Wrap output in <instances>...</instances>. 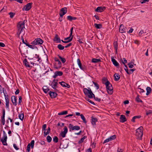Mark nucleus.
Listing matches in <instances>:
<instances>
[{
	"instance_id": "f257e3e1",
	"label": "nucleus",
	"mask_w": 152,
	"mask_h": 152,
	"mask_svg": "<svg viewBox=\"0 0 152 152\" xmlns=\"http://www.w3.org/2000/svg\"><path fill=\"white\" fill-rule=\"evenodd\" d=\"M17 27L18 28L17 34L19 35L23 32V29L24 28V23L23 22H20L18 24Z\"/></svg>"
},
{
	"instance_id": "f03ea898",
	"label": "nucleus",
	"mask_w": 152,
	"mask_h": 152,
	"mask_svg": "<svg viewBox=\"0 0 152 152\" xmlns=\"http://www.w3.org/2000/svg\"><path fill=\"white\" fill-rule=\"evenodd\" d=\"M83 92L85 94L87 95L89 98H91L95 96L93 94L90 88V89H88L86 88H84L83 89Z\"/></svg>"
},
{
	"instance_id": "7ed1b4c3",
	"label": "nucleus",
	"mask_w": 152,
	"mask_h": 152,
	"mask_svg": "<svg viewBox=\"0 0 152 152\" xmlns=\"http://www.w3.org/2000/svg\"><path fill=\"white\" fill-rule=\"evenodd\" d=\"M143 128L140 126L137 129L136 133V135L137 136L138 138H141L143 134Z\"/></svg>"
},
{
	"instance_id": "20e7f679",
	"label": "nucleus",
	"mask_w": 152,
	"mask_h": 152,
	"mask_svg": "<svg viewBox=\"0 0 152 152\" xmlns=\"http://www.w3.org/2000/svg\"><path fill=\"white\" fill-rule=\"evenodd\" d=\"M106 86L107 90L108 93L110 94H112L113 92V87L111 84L109 82V83H107Z\"/></svg>"
},
{
	"instance_id": "39448f33",
	"label": "nucleus",
	"mask_w": 152,
	"mask_h": 152,
	"mask_svg": "<svg viewBox=\"0 0 152 152\" xmlns=\"http://www.w3.org/2000/svg\"><path fill=\"white\" fill-rule=\"evenodd\" d=\"M3 137L1 139V141L2 142L3 144L4 145H7V137L6 134L4 131H3Z\"/></svg>"
},
{
	"instance_id": "423d86ee",
	"label": "nucleus",
	"mask_w": 152,
	"mask_h": 152,
	"mask_svg": "<svg viewBox=\"0 0 152 152\" xmlns=\"http://www.w3.org/2000/svg\"><path fill=\"white\" fill-rule=\"evenodd\" d=\"M43 41L40 38H37L35 39L34 41L32 42L31 44L34 45L42 44Z\"/></svg>"
},
{
	"instance_id": "0eeeda50",
	"label": "nucleus",
	"mask_w": 152,
	"mask_h": 152,
	"mask_svg": "<svg viewBox=\"0 0 152 152\" xmlns=\"http://www.w3.org/2000/svg\"><path fill=\"white\" fill-rule=\"evenodd\" d=\"M69 128L72 130H78L80 129L79 126H74L73 125L71 124H69Z\"/></svg>"
},
{
	"instance_id": "6e6552de",
	"label": "nucleus",
	"mask_w": 152,
	"mask_h": 152,
	"mask_svg": "<svg viewBox=\"0 0 152 152\" xmlns=\"http://www.w3.org/2000/svg\"><path fill=\"white\" fill-rule=\"evenodd\" d=\"M58 80L54 79L51 84L52 87L55 89H56V88L57 87L58 83Z\"/></svg>"
},
{
	"instance_id": "1a4fd4ad",
	"label": "nucleus",
	"mask_w": 152,
	"mask_h": 152,
	"mask_svg": "<svg viewBox=\"0 0 152 152\" xmlns=\"http://www.w3.org/2000/svg\"><path fill=\"white\" fill-rule=\"evenodd\" d=\"M32 3L31 2L27 4L23 8L22 10H30L32 7Z\"/></svg>"
},
{
	"instance_id": "9d476101",
	"label": "nucleus",
	"mask_w": 152,
	"mask_h": 152,
	"mask_svg": "<svg viewBox=\"0 0 152 152\" xmlns=\"http://www.w3.org/2000/svg\"><path fill=\"white\" fill-rule=\"evenodd\" d=\"M68 132V129L66 126H65L64 128V131L61 132V134L62 137H65L66 134Z\"/></svg>"
},
{
	"instance_id": "9b49d317",
	"label": "nucleus",
	"mask_w": 152,
	"mask_h": 152,
	"mask_svg": "<svg viewBox=\"0 0 152 152\" xmlns=\"http://www.w3.org/2000/svg\"><path fill=\"white\" fill-rule=\"evenodd\" d=\"M63 74V72L61 71H56L54 72V74L53 76V77L55 78L58 76H61Z\"/></svg>"
},
{
	"instance_id": "f8f14e48",
	"label": "nucleus",
	"mask_w": 152,
	"mask_h": 152,
	"mask_svg": "<svg viewBox=\"0 0 152 152\" xmlns=\"http://www.w3.org/2000/svg\"><path fill=\"white\" fill-rule=\"evenodd\" d=\"M17 97L15 96H12L11 97V100L12 103L15 105L16 106L17 105Z\"/></svg>"
},
{
	"instance_id": "ddd939ff",
	"label": "nucleus",
	"mask_w": 152,
	"mask_h": 152,
	"mask_svg": "<svg viewBox=\"0 0 152 152\" xmlns=\"http://www.w3.org/2000/svg\"><path fill=\"white\" fill-rule=\"evenodd\" d=\"M5 111L4 110L3 113V116L1 117V121L3 125H4L5 123Z\"/></svg>"
},
{
	"instance_id": "4468645a",
	"label": "nucleus",
	"mask_w": 152,
	"mask_h": 152,
	"mask_svg": "<svg viewBox=\"0 0 152 152\" xmlns=\"http://www.w3.org/2000/svg\"><path fill=\"white\" fill-rule=\"evenodd\" d=\"M49 94L50 97L52 98H55L57 95L56 93L53 92H51V91L49 92Z\"/></svg>"
},
{
	"instance_id": "2eb2a0df",
	"label": "nucleus",
	"mask_w": 152,
	"mask_h": 152,
	"mask_svg": "<svg viewBox=\"0 0 152 152\" xmlns=\"http://www.w3.org/2000/svg\"><path fill=\"white\" fill-rule=\"evenodd\" d=\"M59 83L63 87H66L68 88L70 87V86L69 84L65 83L64 82L62 81L61 82H59Z\"/></svg>"
},
{
	"instance_id": "dca6fc26",
	"label": "nucleus",
	"mask_w": 152,
	"mask_h": 152,
	"mask_svg": "<svg viewBox=\"0 0 152 152\" xmlns=\"http://www.w3.org/2000/svg\"><path fill=\"white\" fill-rule=\"evenodd\" d=\"M119 31L121 33H123L126 32V30L123 25L120 26Z\"/></svg>"
},
{
	"instance_id": "f3484780",
	"label": "nucleus",
	"mask_w": 152,
	"mask_h": 152,
	"mask_svg": "<svg viewBox=\"0 0 152 152\" xmlns=\"http://www.w3.org/2000/svg\"><path fill=\"white\" fill-rule=\"evenodd\" d=\"M61 66V64L60 61H59L55 63L54 68L58 69L60 68Z\"/></svg>"
},
{
	"instance_id": "a211bd4d",
	"label": "nucleus",
	"mask_w": 152,
	"mask_h": 152,
	"mask_svg": "<svg viewBox=\"0 0 152 152\" xmlns=\"http://www.w3.org/2000/svg\"><path fill=\"white\" fill-rule=\"evenodd\" d=\"M120 120V121L121 122H124L126 121L125 116L122 115L121 116Z\"/></svg>"
},
{
	"instance_id": "6ab92c4d",
	"label": "nucleus",
	"mask_w": 152,
	"mask_h": 152,
	"mask_svg": "<svg viewBox=\"0 0 152 152\" xmlns=\"http://www.w3.org/2000/svg\"><path fill=\"white\" fill-rule=\"evenodd\" d=\"M111 61L113 64L115 66H119V63L116 61V60L114 58H112Z\"/></svg>"
},
{
	"instance_id": "aec40b11",
	"label": "nucleus",
	"mask_w": 152,
	"mask_h": 152,
	"mask_svg": "<svg viewBox=\"0 0 152 152\" xmlns=\"http://www.w3.org/2000/svg\"><path fill=\"white\" fill-rule=\"evenodd\" d=\"M114 77L115 80L116 81H117L120 79V76L118 73H116L114 74Z\"/></svg>"
},
{
	"instance_id": "412c9836",
	"label": "nucleus",
	"mask_w": 152,
	"mask_h": 152,
	"mask_svg": "<svg viewBox=\"0 0 152 152\" xmlns=\"http://www.w3.org/2000/svg\"><path fill=\"white\" fill-rule=\"evenodd\" d=\"M54 41H56V42L58 43H60L61 42L60 38L58 37V35L57 34L55 35L54 38Z\"/></svg>"
},
{
	"instance_id": "4be33fe9",
	"label": "nucleus",
	"mask_w": 152,
	"mask_h": 152,
	"mask_svg": "<svg viewBox=\"0 0 152 152\" xmlns=\"http://www.w3.org/2000/svg\"><path fill=\"white\" fill-rule=\"evenodd\" d=\"M67 12V10H61L59 12V15L61 17L62 16L64 15Z\"/></svg>"
},
{
	"instance_id": "5701e85b",
	"label": "nucleus",
	"mask_w": 152,
	"mask_h": 152,
	"mask_svg": "<svg viewBox=\"0 0 152 152\" xmlns=\"http://www.w3.org/2000/svg\"><path fill=\"white\" fill-rule=\"evenodd\" d=\"M113 46L114 47V48L115 50L116 53H117L118 50V42L116 41H115L113 42Z\"/></svg>"
},
{
	"instance_id": "b1692460",
	"label": "nucleus",
	"mask_w": 152,
	"mask_h": 152,
	"mask_svg": "<svg viewBox=\"0 0 152 152\" xmlns=\"http://www.w3.org/2000/svg\"><path fill=\"white\" fill-rule=\"evenodd\" d=\"M23 63H24L25 66L26 67H31L29 63L28 62L27 60L26 59H25L23 60Z\"/></svg>"
},
{
	"instance_id": "393cba45",
	"label": "nucleus",
	"mask_w": 152,
	"mask_h": 152,
	"mask_svg": "<svg viewBox=\"0 0 152 152\" xmlns=\"http://www.w3.org/2000/svg\"><path fill=\"white\" fill-rule=\"evenodd\" d=\"M42 89L45 93H47L49 90L48 87L46 86H44L42 88Z\"/></svg>"
},
{
	"instance_id": "a878e982",
	"label": "nucleus",
	"mask_w": 152,
	"mask_h": 152,
	"mask_svg": "<svg viewBox=\"0 0 152 152\" xmlns=\"http://www.w3.org/2000/svg\"><path fill=\"white\" fill-rule=\"evenodd\" d=\"M73 30V27H72L71 28V30H70V33L69 37L64 38V40H66L69 39L71 38V36H72Z\"/></svg>"
},
{
	"instance_id": "bb28decb",
	"label": "nucleus",
	"mask_w": 152,
	"mask_h": 152,
	"mask_svg": "<svg viewBox=\"0 0 152 152\" xmlns=\"http://www.w3.org/2000/svg\"><path fill=\"white\" fill-rule=\"evenodd\" d=\"M67 19L70 21H72V20H76L77 18L69 15L67 17Z\"/></svg>"
},
{
	"instance_id": "cd10ccee",
	"label": "nucleus",
	"mask_w": 152,
	"mask_h": 152,
	"mask_svg": "<svg viewBox=\"0 0 152 152\" xmlns=\"http://www.w3.org/2000/svg\"><path fill=\"white\" fill-rule=\"evenodd\" d=\"M146 91L147 93L146 94L147 95H148L151 92V88L150 87H148L146 88Z\"/></svg>"
},
{
	"instance_id": "c85d7f7f",
	"label": "nucleus",
	"mask_w": 152,
	"mask_h": 152,
	"mask_svg": "<svg viewBox=\"0 0 152 152\" xmlns=\"http://www.w3.org/2000/svg\"><path fill=\"white\" fill-rule=\"evenodd\" d=\"M109 82V81L107 80V79L106 78L104 77L102 79V83L103 84H105V85L107 84V83Z\"/></svg>"
},
{
	"instance_id": "c756f323",
	"label": "nucleus",
	"mask_w": 152,
	"mask_h": 152,
	"mask_svg": "<svg viewBox=\"0 0 152 152\" xmlns=\"http://www.w3.org/2000/svg\"><path fill=\"white\" fill-rule=\"evenodd\" d=\"M91 121L92 124L95 125L96 124V122L97 121V120L96 118L92 117Z\"/></svg>"
},
{
	"instance_id": "7c9ffc66",
	"label": "nucleus",
	"mask_w": 152,
	"mask_h": 152,
	"mask_svg": "<svg viewBox=\"0 0 152 152\" xmlns=\"http://www.w3.org/2000/svg\"><path fill=\"white\" fill-rule=\"evenodd\" d=\"M24 118V115L23 113H22V112H21V113L19 115V118L21 121H23V119Z\"/></svg>"
},
{
	"instance_id": "2f4dec72",
	"label": "nucleus",
	"mask_w": 152,
	"mask_h": 152,
	"mask_svg": "<svg viewBox=\"0 0 152 152\" xmlns=\"http://www.w3.org/2000/svg\"><path fill=\"white\" fill-rule=\"evenodd\" d=\"M77 62L80 68V69H81L83 70V68L82 66V65H81V61L79 59H77Z\"/></svg>"
},
{
	"instance_id": "473e14b6",
	"label": "nucleus",
	"mask_w": 152,
	"mask_h": 152,
	"mask_svg": "<svg viewBox=\"0 0 152 152\" xmlns=\"http://www.w3.org/2000/svg\"><path fill=\"white\" fill-rule=\"evenodd\" d=\"M101 61L100 59L93 58L92 60V62L93 63H98Z\"/></svg>"
},
{
	"instance_id": "72a5a7b5",
	"label": "nucleus",
	"mask_w": 152,
	"mask_h": 152,
	"mask_svg": "<svg viewBox=\"0 0 152 152\" xmlns=\"http://www.w3.org/2000/svg\"><path fill=\"white\" fill-rule=\"evenodd\" d=\"M94 26L97 28H100L102 27V25L101 24H97L95 23L94 24Z\"/></svg>"
},
{
	"instance_id": "f704fd0d",
	"label": "nucleus",
	"mask_w": 152,
	"mask_h": 152,
	"mask_svg": "<svg viewBox=\"0 0 152 152\" xmlns=\"http://www.w3.org/2000/svg\"><path fill=\"white\" fill-rule=\"evenodd\" d=\"M50 127H48V129H47V132H46L45 131L44 132V135L45 136H46L48 134H49V133L50 132Z\"/></svg>"
},
{
	"instance_id": "c9c22d12",
	"label": "nucleus",
	"mask_w": 152,
	"mask_h": 152,
	"mask_svg": "<svg viewBox=\"0 0 152 152\" xmlns=\"http://www.w3.org/2000/svg\"><path fill=\"white\" fill-rule=\"evenodd\" d=\"M141 117L140 115H137V116H136L133 117L132 119V121L133 122H135V119L136 118H140Z\"/></svg>"
},
{
	"instance_id": "e433bc0d",
	"label": "nucleus",
	"mask_w": 152,
	"mask_h": 152,
	"mask_svg": "<svg viewBox=\"0 0 152 152\" xmlns=\"http://www.w3.org/2000/svg\"><path fill=\"white\" fill-rule=\"evenodd\" d=\"M73 37V36H72L71 38L68 39V41H64L63 40H61V41L63 42L64 43H68V42H71V41H72V39Z\"/></svg>"
},
{
	"instance_id": "4c0bfd02",
	"label": "nucleus",
	"mask_w": 152,
	"mask_h": 152,
	"mask_svg": "<svg viewBox=\"0 0 152 152\" xmlns=\"http://www.w3.org/2000/svg\"><path fill=\"white\" fill-rule=\"evenodd\" d=\"M106 7H98L96 8H94V10H105Z\"/></svg>"
},
{
	"instance_id": "58836bf2",
	"label": "nucleus",
	"mask_w": 152,
	"mask_h": 152,
	"mask_svg": "<svg viewBox=\"0 0 152 152\" xmlns=\"http://www.w3.org/2000/svg\"><path fill=\"white\" fill-rule=\"evenodd\" d=\"M58 56L63 63H64L66 62V60L64 58L61 57L59 55Z\"/></svg>"
},
{
	"instance_id": "ea45409f",
	"label": "nucleus",
	"mask_w": 152,
	"mask_h": 152,
	"mask_svg": "<svg viewBox=\"0 0 152 152\" xmlns=\"http://www.w3.org/2000/svg\"><path fill=\"white\" fill-rule=\"evenodd\" d=\"M87 137L86 136H84L82 138H81L80 140L79 141L78 143L79 144L81 143L84 141Z\"/></svg>"
},
{
	"instance_id": "a19ab883",
	"label": "nucleus",
	"mask_w": 152,
	"mask_h": 152,
	"mask_svg": "<svg viewBox=\"0 0 152 152\" xmlns=\"http://www.w3.org/2000/svg\"><path fill=\"white\" fill-rule=\"evenodd\" d=\"M68 112L67 111H65L61 112L58 113V115H66L67 114Z\"/></svg>"
},
{
	"instance_id": "79ce46f5",
	"label": "nucleus",
	"mask_w": 152,
	"mask_h": 152,
	"mask_svg": "<svg viewBox=\"0 0 152 152\" xmlns=\"http://www.w3.org/2000/svg\"><path fill=\"white\" fill-rule=\"evenodd\" d=\"M80 116L81 119L83 120V122L84 123H87V121H86V118H85L84 115L83 114H81L80 115Z\"/></svg>"
},
{
	"instance_id": "37998d69",
	"label": "nucleus",
	"mask_w": 152,
	"mask_h": 152,
	"mask_svg": "<svg viewBox=\"0 0 152 152\" xmlns=\"http://www.w3.org/2000/svg\"><path fill=\"white\" fill-rule=\"evenodd\" d=\"M47 140L48 142H50L52 140V138L49 135L47 136Z\"/></svg>"
},
{
	"instance_id": "c03bdc74",
	"label": "nucleus",
	"mask_w": 152,
	"mask_h": 152,
	"mask_svg": "<svg viewBox=\"0 0 152 152\" xmlns=\"http://www.w3.org/2000/svg\"><path fill=\"white\" fill-rule=\"evenodd\" d=\"M125 66V68H124V69L126 71V73L129 75H130L131 74V72H129L128 71V69H127V66L126 65H124Z\"/></svg>"
},
{
	"instance_id": "a18cd8bd",
	"label": "nucleus",
	"mask_w": 152,
	"mask_h": 152,
	"mask_svg": "<svg viewBox=\"0 0 152 152\" xmlns=\"http://www.w3.org/2000/svg\"><path fill=\"white\" fill-rule=\"evenodd\" d=\"M136 101L138 102H142V100H140V99L139 98V96L138 95H137V97H136Z\"/></svg>"
},
{
	"instance_id": "49530a36",
	"label": "nucleus",
	"mask_w": 152,
	"mask_h": 152,
	"mask_svg": "<svg viewBox=\"0 0 152 152\" xmlns=\"http://www.w3.org/2000/svg\"><path fill=\"white\" fill-rule=\"evenodd\" d=\"M58 48L60 50H63L64 49V47L61 44H59L58 45Z\"/></svg>"
},
{
	"instance_id": "de8ad7c7",
	"label": "nucleus",
	"mask_w": 152,
	"mask_h": 152,
	"mask_svg": "<svg viewBox=\"0 0 152 152\" xmlns=\"http://www.w3.org/2000/svg\"><path fill=\"white\" fill-rule=\"evenodd\" d=\"M93 83L94 85L96 87V89L98 90L99 88V86L98 84L94 82L93 81Z\"/></svg>"
},
{
	"instance_id": "09e8293b",
	"label": "nucleus",
	"mask_w": 152,
	"mask_h": 152,
	"mask_svg": "<svg viewBox=\"0 0 152 152\" xmlns=\"http://www.w3.org/2000/svg\"><path fill=\"white\" fill-rule=\"evenodd\" d=\"M34 143V140H32L31 141L30 143H29V144H30V146H31V148H33Z\"/></svg>"
},
{
	"instance_id": "8fccbe9b",
	"label": "nucleus",
	"mask_w": 152,
	"mask_h": 152,
	"mask_svg": "<svg viewBox=\"0 0 152 152\" xmlns=\"http://www.w3.org/2000/svg\"><path fill=\"white\" fill-rule=\"evenodd\" d=\"M58 137L56 136H55L53 138V141L54 142L57 143L58 141Z\"/></svg>"
},
{
	"instance_id": "3c124183",
	"label": "nucleus",
	"mask_w": 152,
	"mask_h": 152,
	"mask_svg": "<svg viewBox=\"0 0 152 152\" xmlns=\"http://www.w3.org/2000/svg\"><path fill=\"white\" fill-rule=\"evenodd\" d=\"M116 137V135H114L113 136H111L110 138V139L111 140H113L115 139Z\"/></svg>"
},
{
	"instance_id": "603ef678",
	"label": "nucleus",
	"mask_w": 152,
	"mask_h": 152,
	"mask_svg": "<svg viewBox=\"0 0 152 152\" xmlns=\"http://www.w3.org/2000/svg\"><path fill=\"white\" fill-rule=\"evenodd\" d=\"M134 64V63L132 62L129 63H128V65H129V68H133L134 67V66H133Z\"/></svg>"
},
{
	"instance_id": "864d4df0",
	"label": "nucleus",
	"mask_w": 152,
	"mask_h": 152,
	"mask_svg": "<svg viewBox=\"0 0 152 152\" xmlns=\"http://www.w3.org/2000/svg\"><path fill=\"white\" fill-rule=\"evenodd\" d=\"M10 17L11 18H12L15 15V13L14 12H10L9 13Z\"/></svg>"
},
{
	"instance_id": "5fc2aeb1",
	"label": "nucleus",
	"mask_w": 152,
	"mask_h": 152,
	"mask_svg": "<svg viewBox=\"0 0 152 152\" xmlns=\"http://www.w3.org/2000/svg\"><path fill=\"white\" fill-rule=\"evenodd\" d=\"M26 46H28L29 48L33 49H34V47L35 46L32 45H30L28 43L26 44Z\"/></svg>"
},
{
	"instance_id": "6e6d98bb",
	"label": "nucleus",
	"mask_w": 152,
	"mask_h": 152,
	"mask_svg": "<svg viewBox=\"0 0 152 152\" xmlns=\"http://www.w3.org/2000/svg\"><path fill=\"white\" fill-rule=\"evenodd\" d=\"M144 33V31L143 30H140V32H139L138 35L140 37L141 36L142 34Z\"/></svg>"
},
{
	"instance_id": "4d7b16f0",
	"label": "nucleus",
	"mask_w": 152,
	"mask_h": 152,
	"mask_svg": "<svg viewBox=\"0 0 152 152\" xmlns=\"http://www.w3.org/2000/svg\"><path fill=\"white\" fill-rule=\"evenodd\" d=\"M86 99V101H88V102H90L91 103L95 105L94 103V102L92 101L91 100L89 99L88 98H87V99Z\"/></svg>"
},
{
	"instance_id": "13d9d810",
	"label": "nucleus",
	"mask_w": 152,
	"mask_h": 152,
	"mask_svg": "<svg viewBox=\"0 0 152 152\" xmlns=\"http://www.w3.org/2000/svg\"><path fill=\"white\" fill-rule=\"evenodd\" d=\"M4 96L5 97L6 102H9V99L8 95L6 96V95L4 94Z\"/></svg>"
},
{
	"instance_id": "bf43d9fd",
	"label": "nucleus",
	"mask_w": 152,
	"mask_h": 152,
	"mask_svg": "<svg viewBox=\"0 0 152 152\" xmlns=\"http://www.w3.org/2000/svg\"><path fill=\"white\" fill-rule=\"evenodd\" d=\"M149 1V0H141L140 2L142 4H143L146 2H148Z\"/></svg>"
},
{
	"instance_id": "052dcab7",
	"label": "nucleus",
	"mask_w": 152,
	"mask_h": 152,
	"mask_svg": "<svg viewBox=\"0 0 152 152\" xmlns=\"http://www.w3.org/2000/svg\"><path fill=\"white\" fill-rule=\"evenodd\" d=\"M122 61L123 63L124 64V65H126L125 64L127 62V61L125 58H123V60H122Z\"/></svg>"
},
{
	"instance_id": "680f3d73",
	"label": "nucleus",
	"mask_w": 152,
	"mask_h": 152,
	"mask_svg": "<svg viewBox=\"0 0 152 152\" xmlns=\"http://www.w3.org/2000/svg\"><path fill=\"white\" fill-rule=\"evenodd\" d=\"M27 152H29L30 151V144H28L27 147Z\"/></svg>"
},
{
	"instance_id": "e2e57ef3",
	"label": "nucleus",
	"mask_w": 152,
	"mask_h": 152,
	"mask_svg": "<svg viewBox=\"0 0 152 152\" xmlns=\"http://www.w3.org/2000/svg\"><path fill=\"white\" fill-rule=\"evenodd\" d=\"M13 147L14 148L17 150L19 149V148L18 147L16 144H13Z\"/></svg>"
},
{
	"instance_id": "0e129e2a",
	"label": "nucleus",
	"mask_w": 152,
	"mask_h": 152,
	"mask_svg": "<svg viewBox=\"0 0 152 152\" xmlns=\"http://www.w3.org/2000/svg\"><path fill=\"white\" fill-rule=\"evenodd\" d=\"M110 141H111V140L110 139V138L109 137V138L106 139V140H104V142H103V143H105L106 142H108Z\"/></svg>"
},
{
	"instance_id": "69168bd1",
	"label": "nucleus",
	"mask_w": 152,
	"mask_h": 152,
	"mask_svg": "<svg viewBox=\"0 0 152 152\" xmlns=\"http://www.w3.org/2000/svg\"><path fill=\"white\" fill-rule=\"evenodd\" d=\"M138 89L139 90V91L140 93L144 92V91L143 89H141V88H138Z\"/></svg>"
},
{
	"instance_id": "338daca9",
	"label": "nucleus",
	"mask_w": 152,
	"mask_h": 152,
	"mask_svg": "<svg viewBox=\"0 0 152 152\" xmlns=\"http://www.w3.org/2000/svg\"><path fill=\"white\" fill-rule=\"evenodd\" d=\"M124 151V150L122 149L118 148L117 151L118 152H123Z\"/></svg>"
},
{
	"instance_id": "774afa93",
	"label": "nucleus",
	"mask_w": 152,
	"mask_h": 152,
	"mask_svg": "<svg viewBox=\"0 0 152 152\" xmlns=\"http://www.w3.org/2000/svg\"><path fill=\"white\" fill-rule=\"evenodd\" d=\"M22 97L21 96H20L19 97V101H18V103L19 104H20L22 102Z\"/></svg>"
}]
</instances>
